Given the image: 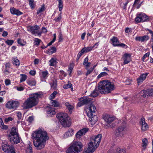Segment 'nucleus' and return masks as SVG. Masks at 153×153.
Segmentation results:
<instances>
[{
	"mask_svg": "<svg viewBox=\"0 0 153 153\" xmlns=\"http://www.w3.org/2000/svg\"><path fill=\"white\" fill-rule=\"evenodd\" d=\"M32 137L33 139L34 145L37 150L43 148L46 140L49 138L46 131L40 129L34 132Z\"/></svg>",
	"mask_w": 153,
	"mask_h": 153,
	"instance_id": "f257e3e1",
	"label": "nucleus"
},
{
	"mask_svg": "<svg viewBox=\"0 0 153 153\" xmlns=\"http://www.w3.org/2000/svg\"><path fill=\"white\" fill-rule=\"evenodd\" d=\"M98 87L95 88L94 90L90 95L93 97H97L99 93L102 94H108L114 89V84L108 80H105L100 82Z\"/></svg>",
	"mask_w": 153,
	"mask_h": 153,
	"instance_id": "f03ea898",
	"label": "nucleus"
},
{
	"mask_svg": "<svg viewBox=\"0 0 153 153\" xmlns=\"http://www.w3.org/2000/svg\"><path fill=\"white\" fill-rule=\"evenodd\" d=\"M102 135L99 134L93 136L90 138V142L88 144V147L83 153H92L99 146L101 140Z\"/></svg>",
	"mask_w": 153,
	"mask_h": 153,
	"instance_id": "7ed1b4c3",
	"label": "nucleus"
},
{
	"mask_svg": "<svg viewBox=\"0 0 153 153\" xmlns=\"http://www.w3.org/2000/svg\"><path fill=\"white\" fill-rule=\"evenodd\" d=\"M42 95V93L39 92L31 94L30 97L24 103L25 108H29L36 105L39 99L41 98Z\"/></svg>",
	"mask_w": 153,
	"mask_h": 153,
	"instance_id": "20e7f679",
	"label": "nucleus"
},
{
	"mask_svg": "<svg viewBox=\"0 0 153 153\" xmlns=\"http://www.w3.org/2000/svg\"><path fill=\"white\" fill-rule=\"evenodd\" d=\"M8 137V140L13 144L18 143L21 139V137L19 136L17 128L14 127L12 128Z\"/></svg>",
	"mask_w": 153,
	"mask_h": 153,
	"instance_id": "39448f33",
	"label": "nucleus"
},
{
	"mask_svg": "<svg viewBox=\"0 0 153 153\" xmlns=\"http://www.w3.org/2000/svg\"><path fill=\"white\" fill-rule=\"evenodd\" d=\"M83 145L80 142L74 141L70 145L67 153H80L82 150Z\"/></svg>",
	"mask_w": 153,
	"mask_h": 153,
	"instance_id": "423d86ee",
	"label": "nucleus"
},
{
	"mask_svg": "<svg viewBox=\"0 0 153 153\" xmlns=\"http://www.w3.org/2000/svg\"><path fill=\"white\" fill-rule=\"evenodd\" d=\"M59 122L64 127H69L71 124L69 117L65 113H59L56 115Z\"/></svg>",
	"mask_w": 153,
	"mask_h": 153,
	"instance_id": "0eeeda50",
	"label": "nucleus"
},
{
	"mask_svg": "<svg viewBox=\"0 0 153 153\" xmlns=\"http://www.w3.org/2000/svg\"><path fill=\"white\" fill-rule=\"evenodd\" d=\"M126 130V123L125 121H123L115 130V134L117 137H123L125 134Z\"/></svg>",
	"mask_w": 153,
	"mask_h": 153,
	"instance_id": "6e6552de",
	"label": "nucleus"
},
{
	"mask_svg": "<svg viewBox=\"0 0 153 153\" xmlns=\"http://www.w3.org/2000/svg\"><path fill=\"white\" fill-rule=\"evenodd\" d=\"M103 119L107 123V124L104 125V127L105 128H112L115 126V124L113 123L115 120L114 117L106 114L103 117Z\"/></svg>",
	"mask_w": 153,
	"mask_h": 153,
	"instance_id": "1a4fd4ad",
	"label": "nucleus"
},
{
	"mask_svg": "<svg viewBox=\"0 0 153 153\" xmlns=\"http://www.w3.org/2000/svg\"><path fill=\"white\" fill-rule=\"evenodd\" d=\"M92 99L88 97H83L79 99V102L77 104V106L81 107L85 105L91 104L92 103Z\"/></svg>",
	"mask_w": 153,
	"mask_h": 153,
	"instance_id": "9d476101",
	"label": "nucleus"
},
{
	"mask_svg": "<svg viewBox=\"0 0 153 153\" xmlns=\"http://www.w3.org/2000/svg\"><path fill=\"white\" fill-rule=\"evenodd\" d=\"M149 19L148 17L144 13H140L137 14L135 19V22L137 23L143 22L147 21Z\"/></svg>",
	"mask_w": 153,
	"mask_h": 153,
	"instance_id": "9b49d317",
	"label": "nucleus"
},
{
	"mask_svg": "<svg viewBox=\"0 0 153 153\" xmlns=\"http://www.w3.org/2000/svg\"><path fill=\"white\" fill-rule=\"evenodd\" d=\"M141 96L144 98L153 95V88H149L146 90H142L140 91Z\"/></svg>",
	"mask_w": 153,
	"mask_h": 153,
	"instance_id": "f8f14e48",
	"label": "nucleus"
},
{
	"mask_svg": "<svg viewBox=\"0 0 153 153\" xmlns=\"http://www.w3.org/2000/svg\"><path fill=\"white\" fill-rule=\"evenodd\" d=\"M19 102L17 101L11 100L7 102L6 104V107L10 109H16L19 106Z\"/></svg>",
	"mask_w": 153,
	"mask_h": 153,
	"instance_id": "ddd939ff",
	"label": "nucleus"
},
{
	"mask_svg": "<svg viewBox=\"0 0 153 153\" xmlns=\"http://www.w3.org/2000/svg\"><path fill=\"white\" fill-rule=\"evenodd\" d=\"M97 111L95 105L92 103L90 104L88 108L86 110L87 114L88 116H92V115L95 114Z\"/></svg>",
	"mask_w": 153,
	"mask_h": 153,
	"instance_id": "4468645a",
	"label": "nucleus"
},
{
	"mask_svg": "<svg viewBox=\"0 0 153 153\" xmlns=\"http://www.w3.org/2000/svg\"><path fill=\"white\" fill-rule=\"evenodd\" d=\"M28 28V29H30L29 30L31 32L32 34L37 33L38 35L39 36L42 33V32L38 33L37 31L40 28L39 26L38 25H36L32 26H29Z\"/></svg>",
	"mask_w": 153,
	"mask_h": 153,
	"instance_id": "2eb2a0df",
	"label": "nucleus"
},
{
	"mask_svg": "<svg viewBox=\"0 0 153 153\" xmlns=\"http://www.w3.org/2000/svg\"><path fill=\"white\" fill-rule=\"evenodd\" d=\"M88 130V128H85L79 130L77 132L75 135L76 137L78 138H80L82 136H83L85 134Z\"/></svg>",
	"mask_w": 153,
	"mask_h": 153,
	"instance_id": "dca6fc26",
	"label": "nucleus"
},
{
	"mask_svg": "<svg viewBox=\"0 0 153 153\" xmlns=\"http://www.w3.org/2000/svg\"><path fill=\"white\" fill-rule=\"evenodd\" d=\"M2 150L5 152L9 153L14 148L13 146L12 145H9L8 144H4L2 146Z\"/></svg>",
	"mask_w": 153,
	"mask_h": 153,
	"instance_id": "f3484780",
	"label": "nucleus"
},
{
	"mask_svg": "<svg viewBox=\"0 0 153 153\" xmlns=\"http://www.w3.org/2000/svg\"><path fill=\"white\" fill-rule=\"evenodd\" d=\"M140 123L141 126V130L143 131H146L149 128V126L146 122L144 118H142L140 121Z\"/></svg>",
	"mask_w": 153,
	"mask_h": 153,
	"instance_id": "a211bd4d",
	"label": "nucleus"
},
{
	"mask_svg": "<svg viewBox=\"0 0 153 153\" xmlns=\"http://www.w3.org/2000/svg\"><path fill=\"white\" fill-rule=\"evenodd\" d=\"M131 55L126 53L123 56L122 59L124 61L123 63L126 64L129 63L131 61Z\"/></svg>",
	"mask_w": 153,
	"mask_h": 153,
	"instance_id": "6ab92c4d",
	"label": "nucleus"
},
{
	"mask_svg": "<svg viewBox=\"0 0 153 153\" xmlns=\"http://www.w3.org/2000/svg\"><path fill=\"white\" fill-rule=\"evenodd\" d=\"M148 73H146L141 74L140 77L137 79L138 85L141 84L143 81L146 79Z\"/></svg>",
	"mask_w": 153,
	"mask_h": 153,
	"instance_id": "aec40b11",
	"label": "nucleus"
},
{
	"mask_svg": "<svg viewBox=\"0 0 153 153\" xmlns=\"http://www.w3.org/2000/svg\"><path fill=\"white\" fill-rule=\"evenodd\" d=\"M47 114H50L51 116H52L56 114L54 108H52L51 105L47 106Z\"/></svg>",
	"mask_w": 153,
	"mask_h": 153,
	"instance_id": "412c9836",
	"label": "nucleus"
},
{
	"mask_svg": "<svg viewBox=\"0 0 153 153\" xmlns=\"http://www.w3.org/2000/svg\"><path fill=\"white\" fill-rule=\"evenodd\" d=\"M149 38V36L148 35H145L143 36H137L135 38L136 41L143 42L148 40Z\"/></svg>",
	"mask_w": 153,
	"mask_h": 153,
	"instance_id": "4be33fe9",
	"label": "nucleus"
},
{
	"mask_svg": "<svg viewBox=\"0 0 153 153\" xmlns=\"http://www.w3.org/2000/svg\"><path fill=\"white\" fill-rule=\"evenodd\" d=\"M10 12L13 15H16L17 16L23 14V13L20 11L18 9H16L14 7L10 9Z\"/></svg>",
	"mask_w": 153,
	"mask_h": 153,
	"instance_id": "5701e85b",
	"label": "nucleus"
},
{
	"mask_svg": "<svg viewBox=\"0 0 153 153\" xmlns=\"http://www.w3.org/2000/svg\"><path fill=\"white\" fill-rule=\"evenodd\" d=\"M89 117V120L91 123L92 124H95L98 120L97 116L95 114L92 115V116H88Z\"/></svg>",
	"mask_w": 153,
	"mask_h": 153,
	"instance_id": "b1692460",
	"label": "nucleus"
},
{
	"mask_svg": "<svg viewBox=\"0 0 153 153\" xmlns=\"http://www.w3.org/2000/svg\"><path fill=\"white\" fill-rule=\"evenodd\" d=\"M74 134V130L72 129H69L63 135L64 138H66L72 136Z\"/></svg>",
	"mask_w": 153,
	"mask_h": 153,
	"instance_id": "393cba45",
	"label": "nucleus"
},
{
	"mask_svg": "<svg viewBox=\"0 0 153 153\" xmlns=\"http://www.w3.org/2000/svg\"><path fill=\"white\" fill-rule=\"evenodd\" d=\"M112 44L114 46H119V41L117 37L114 36L111 39Z\"/></svg>",
	"mask_w": 153,
	"mask_h": 153,
	"instance_id": "a878e982",
	"label": "nucleus"
},
{
	"mask_svg": "<svg viewBox=\"0 0 153 153\" xmlns=\"http://www.w3.org/2000/svg\"><path fill=\"white\" fill-rule=\"evenodd\" d=\"M65 105L66 108L69 110V113L71 114L72 112V110L74 108V107L73 106L70 104V103L68 102H66L65 103Z\"/></svg>",
	"mask_w": 153,
	"mask_h": 153,
	"instance_id": "bb28decb",
	"label": "nucleus"
},
{
	"mask_svg": "<svg viewBox=\"0 0 153 153\" xmlns=\"http://www.w3.org/2000/svg\"><path fill=\"white\" fill-rule=\"evenodd\" d=\"M52 89H55L56 88L57 85L56 82V80H52V81L50 83Z\"/></svg>",
	"mask_w": 153,
	"mask_h": 153,
	"instance_id": "cd10ccee",
	"label": "nucleus"
},
{
	"mask_svg": "<svg viewBox=\"0 0 153 153\" xmlns=\"http://www.w3.org/2000/svg\"><path fill=\"white\" fill-rule=\"evenodd\" d=\"M142 146L144 150H145L146 149L147 145L148 140L147 138H144V139H143L142 140Z\"/></svg>",
	"mask_w": 153,
	"mask_h": 153,
	"instance_id": "c85d7f7f",
	"label": "nucleus"
},
{
	"mask_svg": "<svg viewBox=\"0 0 153 153\" xmlns=\"http://www.w3.org/2000/svg\"><path fill=\"white\" fill-rule=\"evenodd\" d=\"M13 64L17 66H18L19 65V60L16 57L13 58Z\"/></svg>",
	"mask_w": 153,
	"mask_h": 153,
	"instance_id": "c756f323",
	"label": "nucleus"
},
{
	"mask_svg": "<svg viewBox=\"0 0 153 153\" xmlns=\"http://www.w3.org/2000/svg\"><path fill=\"white\" fill-rule=\"evenodd\" d=\"M49 62L50 66H54L56 65V61L55 59L52 58L49 61Z\"/></svg>",
	"mask_w": 153,
	"mask_h": 153,
	"instance_id": "7c9ffc66",
	"label": "nucleus"
},
{
	"mask_svg": "<svg viewBox=\"0 0 153 153\" xmlns=\"http://www.w3.org/2000/svg\"><path fill=\"white\" fill-rule=\"evenodd\" d=\"M140 0H135L134 1V7L138 9L140 7L142 2H140Z\"/></svg>",
	"mask_w": 153,
	"mask_h": 153,
	"instance_id": "2f4dec72",
	"label": "nucleus"
},
{
	"mask_svg": "<svg viewBox=\"0 0 153 153\" xmlns=\"http://www.w3.org/2000/svg\"><path fill=\"white\" fill-rule=\"evenodd\" d=\"M0 127L2 129L5 130L7 129L8 128L7 126L4 125V123L2 120L1 119H0Z\"/></svg>",
	"mask_w": 153,
	"mask_h": 153,
	"instance_id": "473e14b6",
	"label": "nucleus"
},
{
	"mask_svg": "<svg viewBox=\"0 0 153 153\" xmlns=\"http://www.w3.org/2000/svg\"><path fill=\"white\" fill-rule=\"evenodd\" d=\"M93 48L94 47H85L82 49V50L84 51V53H86L92 50Z\"/></svg>",
	"mask_w": 153,
	"mask_h": 153,
	"instance_id": "72a5a7b5",
	"label": "nucleus"
},
{
	"mask_svg": "<svg viewBox=\"0 0 153 153\" xmlns=\"http://www.w3.org/2000/svg\"><path fill=\"white\" fill-rule=\"evenodd\" d=\"M51 105L54 107H58L59 105V104L56 100H51L50 102Z\"/></svg>",
	"mask_w": 153,
	"mask_h": 153,
	"instance_id": "f704fd0d",
	"label": "nucleus"
},
{
	"mask_svg": "<svg viewBox=\"0 0 153 153\" xmlns=\"http://www.w3.org/2000/svg\"><path fill=\"white\" fill-rule=\"evenodd\" d=\"M45 5L43 4L41 6V7L39 8V9L37 10L36 13L37 15H38L40 13L45 11Z\"/></svg>",
	"mask_w": 153,
	"mask_h": 153,
	"instance_id": "c9c22d12",
	"label": "nucleus"
},
{
	"mask_svg": "<svg viewBox=\"0 0 153 153\" xmlns=\"http://www.w3.org/2000/svg\"><path fill=\"white\" fill-rule=\"evenodd\" d=\"M29 5L31 9H33L34 8L35 4L34 3V0H28Z\"/></svg>",
	"mask_w": 153,
	"mask_h": 153,
	"instance_id": "e433bc0d",
	"label": "nucleus"
},
{
	"mask_svg": "<svg viewBox=\"0 0 153 153\" xmlns=\"http://www.w3.org/2000/svg\"><path fill=\"white\" fill-rule=\"evenodd\" d=\"M56 52V49L55 47L50 48L48 50V53H54Z\"/></svg>",
	"mask_w": 153,
	"mask_h": 153,
	"instance_id": "4c0bfd02",
	"label": "nucleus"
},
{
	"mask_svg": "<svg viewBox=\"0 0 153 153\" xmlns=\"http://www.w3.org/2000/svg\"><path fill=\"white\" fill-rule=\"evenodd\" d=\"M85 53L84 52V51L82 49L79 52L78 54L76 59V61L78 62L81 56L83 54Z\"/></svg>",
	"mask_w": 153,
	"mask_h": 153,
	"instance_id": "58836bf2",
	"label": "nucleus"
},
{
	"mask_svg": "<svg viewBox=\"0 0 153 153\" xmlns=\"http://www.w3.org/2000/svg\"><path fill=\"white\" fill-rule=\"evenodd\" d=\"M59 2L58 8L59 11H61L63 8V2L62 0H57Z\"/></svg>",
	"mask_w": 153,
	"mask_h": 153,
	"instance_id": "ea45409f",
	"label": "nucleus"
},
{
	"mask_svg": "<svg viewBox=\"0 0 153 153\" xmlns=\"http://www.w3.org/2000/svg\"><path fill=\"white\" fill-rule=\"evenodd\" d=\"M72 85L70 82L68 81V83L65 84L63 86V88H64L67 89L68 88H71L72 86Z\"/></svg>",
	"mask_w": 153,
	"mask_h": 153,
	"instance_id": "a19ab883",
	"label": "nucleus"
},
{
	"mask_svg": "<svg viewBox=\"0 0 153 153\" xmlns=\"http://www.w3.org/2000/svg\"><path fill=\"white\" fill-rule=\"evenodd\" d=\"M17 42L18 44L22 46H24L26 43L25 41H24L23 40H21L19 39H18Z\"/></svg>",
	"mask_w": 153,
	"mask_h": 153,
	"instance_id": "79ce46f5",
	"label": "nucleus"
},
{
	"mask_svg": "<svg viewBox=\"0 0 153 153\" xmlns=\"http://www.w3.org/2000/svg\"><path fill=\"white\" fill-rule=\"evenodd\" d=\"M27 82L28 85L30 86H34L36 84L35 81L34 80H28Z\"/></svg>",
	"mask_w": 153,
	"mask_h": 153,
	"instance_id": "37998d69",
	"label": "nucleus"
},
{
	"mask_svg": "<svg viewBox=\"0 0 153 153\" xmlns=\"http://www.w3.org/2000/svg\"><path fill=\"white\" fill-rule=\"evenodd\" d=\"M20 76H22L20 79V82H21L25 81L27 79V76L25 74H21L20 75Z\"/></svg>",
	"mask_w": 153,
	"mask_h": 153,
	"instance_id": "c03bdc74",
	"label": "nucleus"
},
{
	"mask_svg": "<svg viewBox=\"0 0 153 153\" xmlns=\"http://www.w3.org/2000/svg\"><path fill=\"white\" fill-rule=\"evenodd\" d=\"M56 38V36L55 33H54L53 34V38L51 42H50L47 45V46H49L51 45L55 41Z\"/></svg>",
	"mask_w": 153,
	"mask_h": 153,
	"instance_id": "a18cd8bd",
	"label": "nucleus"
},
{
	"mask_svg": "<svg viewBox=\"0 0 153 153\" xmlns=\"http://www.w3.org/2000/svg\"><path fill=\"white\" fill-rule=\"evenodd\" d=\"M108 75L107 73L105 72H103L101 73L97 76V79H99L101 77H102L104 76H107Z\"/></svg>",
	"mask_w": 153,
	"mask_h": 153,
	"instance_id": "49530a36",
	"label": "nucleus"
},
{
	"mask_svg": "<svg viewBox=\"0 0 153 153\" xmlns=\"http://www.w3.org/2000/svg\"><path fill=\"white\" fill-rule=\"evenodd\" d=\"M61 13V12L59 13L58 17L57 18H55L54 19V20L57 22H59L62 19Z\"/></svg>",
	"mask_w": 153,
	"mask_h": 153,
	"instance_id": "de8ad7c7",
	"label": "nucleus"
},
{
	"mask_svg": "<svg viewBox=\"0 0 153 153\" xmlns=\"http://www.w3.org/2000/svg\"><path fill=\"white\" fill-rule=\"evenodd\" d=\"M73 65H72L71 64H70L68 67V71L70 72L69 73V75L70 76H71V73L72 70L73 69Z\"/></svg>",
	"mask_w": 153,
	"mask_h": 153,
	"instance_id": "09e8293b",
	"label": "nucleus"
},
{
	"mask_svg": "<svg viewBox=\"0 0 153 153\" xmlns=\"http://www.w3.org/2000/svg\"><path fill=\"white\" fill-rule=\"evenodd\" d=\"M14 42V41L12 40H7L5 41V43L9 45H11Z\"/></svg>",
	"mask_w": 153,
	"mask_h": 153,
	"instance_id": "8fccbe9b",
	"label": "nucleus"
},
{
	"mask_svg": "<svg viewBox=\"0 0 153 153\" xmlns=\"http://www.w3.org/2000/svg\"><path fill=\"white\" fill-rule=\"evenodd\" d=\"M48 73L47 71H43L42 72V76L44 78L47 77L48 76Z\"/></svg>",
	"mask_w": 153,
	"mask_h": 153,
	"instance_id": "3c124183",
	"label": "nucleus"
},
{
	"mask_svg": "<svg viewBox=\"0 0 153 153\" xmlns=\"http://www.w3.org/2000/svg\"><path fill=\"white\" fill-rule=\"evenodd\" d=\"M149 52H147L142 57V61L143 62H144L145 59L147 57H149Z\"/></svg>",
	"mask_w": 153,
	"mask_h": 153,
	"instance_id": "603ef678",
	"label": "nucleus"
},
{
	"mask_svg": "<svg viewBox=\"0 0 153 153\" xmlns=\"http://www.w3.org/2000/svg\"><path fill=\"white\" fill-rule=\"evenodd\" d=\"M94 70V68H91L89 69H88L86 74V75L88 76V74H90Z\"/></svg>",
	"mask_w": 153,
	"mask_h": 153,
	"instance_id": "864d4df0",
	"label": "nucleus"
},
{
	"mask_svg": "<svg viewBox=\"0 0 153 153\" xmlns=\"http://www.w3.org/2000/svg\"><path fill=\"white\" fill-rule=\"evenodd\" d=\"M34 42L35 45H38L41 41V40L39 39L36 38L34 40Z\"/></svg>",
	"mask_w": 153,
	"mask_h": 153,
	"instance_id": "5fc2aeb1",
	"label": "nucleus"
},
{
	"mask_svg": "<svg viewBox=\"0 0 153 153\" xmlns=\"http://www.w3.org/2000/svg\"><path fill=\"white\" fill-rule=\"evenodd\" d=\"M17 117L19 120H21L22 118V114L20 112H18L17 113Z\"/></svg>",
	"mask_w": 153,
	"mask_h": 153,
	"instance_id": "6e6d98bb",
	"label": "nucleus"
},
{
	"mask_svg": "<svg viewBox=\"0 0 153 153\" xmlns=\"http://www.w3.org/2000/svg\"><path fill=\"white\" fill-rule=\"evenodd\" d=\"M57 92L56 91L53 92L50 95L51 99H53L55 97L56 95L57 94Z\"/></svg>",
	"mask_w": 153,
	"mask_h": 153,
	"instance_id": "4d7b16f0",
	"label": "nucleus"
},
{
	"mask_svg": "<svg viewBox=\"0 0 153 153\" xmlns=\"http://www.w3.org/2000/svg\"><path fill=\"white\" fill-rule=\"evenodd\" d=\"M33 116L29 117L27 120V121L30 123H32L33 120Z\"/></svg>",
	"mask_w": 153,
	"mask_h": 153,
	"instance_id": "13d9d810",
	"label": "nucleus"
},
{
	"mask_svg": "<svg viewBox=\"0 0 153 153\" xmlns=\"http://www.w3.org/2000/svg\"><path fill=\"white\" fill-rule=\"evenodd\" d=\"M63 40V36L61 33H60L59 35V42H61Z\"/></svg>",
	"mask_w": 153,
	"mask_h": 153,
	"instance_id": "bf43d9fd",
	"label": "nucleus"
},
{
	"mask_svg": "<svg viewBox=\"0 0 153 153\" xmlns=\"http://www.w3.org/2000/svg\"><path fill=\"white\" fill-rule=\"evenodd\" d=\"M5 83L6 85H8L10 84V81L8 79H6Z\"/></svg>",
	"mask_w": 153,
	"mask_h": 153,
	"instance_id": "052dcab7",
	"label": "nucleus"
},
{
	"mask_svg": "<svg viewBox=\"0 0 153 153\" xmlns=\"http://www.w3.org/2000/svg\"><path fill=\"white\" fill-rule=\"evenodd\" d=\"M13 120V118L10 117H9L8 118H5V121L6 122H8L9 121H12Z\"/></svg>",
	"mask_w": 153,
	"mask_h": 153,
	"instance_id": "680f3d73",
	"label": "nucleus"
},
{
	"mask_svg": "<svg viewBox=\"0 0 153 153\" xmlns=\"http://www.w3.org/2000/svg\"><path fill=\"white\" fill-rule=\"evenodd\" d=\"M88 57H87L84 60V61H83V65H85L86 64V63L88 62Z\"/></svg>",
	"mask_w": 153,
	"mask_h": 153,
	"instance_id": "e2e57ef3",
	"label": "nucleus"
},
{
	"mask_svg": "<svg viewBox=\"0 0 153 153\" xmlns=\"http://www.w3.org/2000/svg\"><path fill=\"white\" fill-rule=\"evenodd\" d=\"M119 44V46L122 47L124 48H127V46L123 43H121V44Z\"/></svg>",
	"mask_w": 153,
	"mask_h": 153,
	"instance_id": "0e129e2a",
	"label": "nucleus"
},
{
	"mask_svg": "<svg viewBox=\"0 0 153 153\" xmlns=\"http://www.w3.org/2000/svg\"><path fill=\"white\" fill-rule=\"evenodd\" d=\"M118 153H126V152L124 149L119 148Z\"/></svg>",
	"mask_w": 153,
	"mask_h": 153,
	"instance_id": "69168bd1",
	"label": "nucleus"
},
{
	"mask_svg": "<svg viewBox=\"0 0 153 153\" xmlns=\"http://www.w3.org/2000/svg\"><path fill=\"white\" fill-rule=\"evenodd\" d=\"M28 147H29V149H27V151H30V150H32L31 143L30 142H29V143H28Z\"/></svg>",
	"mask_w": 153,
	"mask_h": 153,
	"instance_id": "338daca9",
	"label": "nucleus"
},
{
	"mask_svg": "<svg viewBox=\"0 0 153 153\" xmlns=\"http://www.w3.org/2000/svg\"><path fill=\"white\" fill-rule=\"evenodd\" d=\"M30 74L31 75H32V76H34V75L36 73V71H30Z\"/></svg>",
	"mask_w": 153,
	"mask_h": 153,
	"instance_id": "774afa93",
	"label": "nucleus"
}]
</instances>
